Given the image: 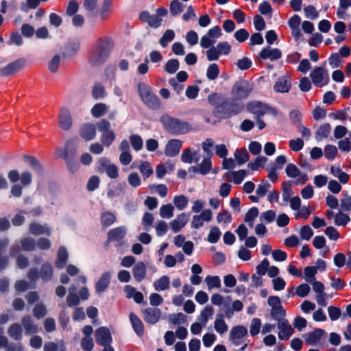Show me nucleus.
I'll return each mask as SVG.
<instances>
[{"label":"nucleus","mask_w":351,"mask_h":351,"mask_svg":"<svg viewBox=\"0 0 351 351\" xmlns=\"http://www.w3.org/2000/svg\"><path fill=\"white\" fill-rule=\"evenodd\" d=\"M113 47V43L109 38H100L91 47L88 60L93 66H99L108 59Z\"/></svg>","instance_id":"1"},{"label":"nucleus","mask_w":351,"mask_h":351,"mask_svg":"<svg viewBox=\"0 0 351 351\" xmlns=\"http://www.w3.org/2000/svg\"><path fill=\"white\" fill-rule=\"evenodd\" d=\"M164 129L173 135H181L189 132L191 130V125L184 121L178 118L164 114L160 118Z\"/></svg>","instance_id":"2"},{"label":"nucleus","mask_w":351,"mask_h":351,"mask_svg":"<svg viewBox=\"0 0 351 351\" xmlns=\"http://www.w3.org/2000/svg\"><path fill=\"white\" fill-rule=\"evenodd\" d=\"M243 108V104L233 97L232 99H225L217 106L216 110L221 118L227 119L238 114Z\"/></svg>","instance_id":"3"},{"label":"nucleus","mask_w":351,"mask_h":351,"mask_svg":"<svg viewBox=\"0 0 351 351\" xmlns=\"http://www.w3.org/2000/svg\"><path fill=\"white\" fill-rule=\"evenodd\" d=\"M138 90L143 102L149 108L158 109L160 107V100L154 93L151 86L144 83L138 84Z\"/></svg>","instance_id":"4"},{"label":"nucleus","mask_w":351,"mask_h":351,"mask_svg":"<svg viewBox=\"0 0 351 351\" xmlns=\"http://www.w3.org/2000/svg\"><path fill=\"white\" fill-rule=\"evenodd\" d=\"M206 51L208 61L218 60L221 56H228L231 51V46L228 42H219L216 46H211Z\"/></svg>","instance_id":"5"},{"label":"nucleus","mask_w":351,"mask_h":351,"mask_svg":"<svg viewBox=\"0 0 351 351\" xmlns=\"http://www.w3.org/2000/svg\"><path fill=\"white\" fill-rule=\"evenodd\" d=\"M98 130L101 133V142L103 145L109 147L115 139V134L110 129V123L102 119L97 123Z\"/></svg>","instance_id":"6"},{"label":"nucleus","mask_w":351,"mask_h":351,"mask_svg":"<svg viewBox=\"0 0 351 351\" xmlns=\"http://www.w3.org/2000/svg\"><path fill=\"white\" fill-rule=\"evenodd\" d=\"M252 90V85L247 80L237 82L232 89V95L237 100L246 99Z\"/></svg>","instance_id":"7"},{"label":"nucleus","mask_w":351,"mask_h":351,"mask_svg":"<svg viewBox=\"0 0 351 351\" xmlns=\"http://www.w3.org/2000/svg\"><path fill=\"white\" fill-rule=\"evenodd\" d=\"M313 84L322 88L327 85L330 81L328 71L324 66L315 67L310 73Z\"/></svg>","instance_id":"8"},{"label":"nucleus","mask_w":351,"mask_h":351,"mask_svg":"<svg viewBox=\"0 0 351 351\" xmlns=\"http://www.w3.org/2000/svg\"><path fill=\"white\" fill-rule=\"evenodd\" d=\"M285 173L289 178L295 179L293 183L295 185L304 184L308 180V175L302 172L298 167L293 163H289L287 165Z\"/></svg>","instance_id":"9"},{"label":"nucleus","mask_w":351,"mask_h":351,"mask_svg":"<svg viewBox=\"0 0 351 351\" xmlns=\"http://www.w3.org/2000/svg\"><path fill=\"white\" fill-rule=\"evenodd\" d=\"M221 35V29L219 26L216 25L213 27L201 38L200 46L204 49L209 48L215 45L216 40L220 38Z\"/></svg>","instance_id":"10"},{"label":"nucleus","mask_w":351,"mask_h":351,"mask_svg":"<svg viewBox=\"0 0 351 351\" xmlns=\"http://www.w3.org/2000/svg\"><path fill=\"white\" fill-rule=\"evenodd\" d=\"M213 212L210 209H204L200 214L193 216L191 226L193 229H199L204 226V222H209L213 219Z\"/></svg>","instance_id":"11"},{"label":"nucleus","mask_w":351,"mask_h":351,"mask_svg":"<svg viewBox=\"0 0 351 351\" xmlns=\"http://www.w3.org/2000/svg\"><path fill=\"white\" fill-rule=\"evenodd\" d=\"M58 124L63 130H69L71 128L73 121L68 108L63 106L60 108L58 114Z\"/></svg>","instance_id":"12"},{"label":"nucleus","mask_w":351,"mask_h":351,"mask_svg":"<svg viewBox=\"0 0 351 351\" xmlns=\"http://www.w3.org/2000/svg\"><path fill=\"white\" fill-rule=\"evenodd\" d=\"M95 339L97 344L101 346L110 345L112 339L109 329L106 327H99L95 330Z\"/></svg>","instance_id":"13"},{"label":"nucleus","mask_w":351,"mask_h":351,"mask_svg":"<svg viewBox=\"0 0 351 351\" xmlns=\"http://www.w3.org/2000/svg\"><path fill=\"white\" fill-rule=\"evenodd\" d=\"M98 163L99 164V169L106 173L108 176L112 179H116L119 176L118 168L106 158H101Z\"/></svg>","instance_id":"14"},{"label":"nucleus","mask_w":351,"mask_h":351,"mask_svg":"<svg viewBox=\"0 0 351 351\" xmlns=\"http://www.w3.org/2000/svg\"><path fill=\"white\" fill-rule=\"evenodd\" d=\"M183 145V141L180 139L169 140L165 149V154L167 156L174 157L177 156Z\"/></svg>","instance_id":"15"},{"label":"nucleus","mask_w":351,"mask_h":351,"mask_svg":"<svg viewBox=\"0 0 351 351\" xmlns=\"http://www.w3.org/2000/svg\"><path fill=\"white\" fill-rule=\"evenodd\" d=\"M143 314L144 320L150 324L157 323L161 317V311L158 308H147L143 311Z\"/></svg>","instance_id":"16"},{"label":"nucleus","mask_w":351,"mask_h":351,"mask_svg":"<svg viewBox=\"0 0 351 351\" xmlns=\"http://www.w3.org/2000/svg\"><path fill=\"white\" fill-rule=\"evenodd\" d=\"M247 110L254 114L255 118L263 117L268 110V107L260 101H252L247 105Z\"/></svg>","instance_id":"17"},{"label":"nucleus","mask_w":351,"mask_h":351,"mask_svg":"<svg viewBox=\"0 0 351 351\" xmlns=\"http://www.w3.org/2000/svg\"><path fill=\"white\" fill-rule=\"evenodd\" d=\"M212 167L211 158L210 156L205 158L200 164L192 166L189 169V172L199 173L202 175H206L210 171Z\"/></svg>","instance_id":"18"},{"label":"nucleus","mask_w":351,"mask_h":351,"mask_svg":"<svg viewBox=\"0 0 351 351\" xmlns=\"http://www.w3.org/2000/svg\"><path fill=\"white\" fill-rule=\"evenodd\" d=\"M247 333V330L243 326H237L231 329L230 333V339L234 345L239 346L241 343V339Z\"/></svg>","instance_id":"19"},{"label":"nucleus","mask_w":351,"mask_h":351,"mask_svg":"<svg viewBox=\"0 0 351 351\" xmlns=\"http://www.w3.org/2000/svg\"><path fill=\"white\" fill-rule=\"evenodd\" d=\"M200 160L199 150H193L191 148H186L183 150L181 154V160L184 163L191 164L198 162Z\"/></svg>","instance_id":"20"},{"label":"nucleus","mask_w":351,"mask_h":351,"mask_svg":"<svg viewBox=\"0 0 351 351\" xmlns=\"http://www.w3.org/2000/svg\"><path fill=\"white\" fill-rule=\"evenodd\" d=\"M80 134L86 141H90L96 136V128L93 123H84L80 128Z\"/></svg>","instance_id":"21"},{"label":"nucleus","mask_w":351,"mask_h":351,"mask_svg":"<svg viewBox=\"0 0 351 351\" xmlns=\"http://www.w3.org/2000/svg\"><path fill=\"white\" fill-rule=\"evenodd\" d=\"M278 327L280 330L278 332V338L281 340L288 339L293 334V328L289 324L287 319H284L278 322Z\"/></svg>","instance_id":"22"},{"label":"nucleus","mask_w":351,"mask_h":351,"mask_svg":"<svg viewBox=\"0 0 351 351\" xmlns=\"http://www.w3.org/2000/svg\"><path fill=\"white\" fill-rule=\"evenodd\" d=\"M259 56L262 59H269L271 61H274L281 58L282 53L277 48L271 49L267 47L261 51Z\"/></svg>","instance_id":"23"},{"label":"nucleus","mask_w":351,"mask_h":351,"mask_svg":"<svg viewBox=\"0 0 351 351\" xmlns=\"http://www.w3.org/2000/svg\"><path fill=\"white\" fill-rule=\"evenodd\" d=\"M132 274L134 278L137 282H141L145 278L147 275L146 265L144 262L138 261L132 268Z\"/></svg>","instance_id":"24"},{"label":"nucleus","mask_w":351,"mask_h":351,"mask_svg":"<svg viewBox=\"0 0 351 351\" xmlns=\"http://www.w3.org/2000/svg\"><path fill=\"white\" fill-rule=\"evenodd\" d=\"M291 81L288 76L284 75L278 78L274 84V88L278 93H287L291 88Z\"/></svg>","instance_id":"25"},{"label":"nucleus","mask_w":351,"mask_h":351,"mask_svg":"<svg viewBox=\"0 0 351 351\" xmlns=\"http://www.w3.org/2000/svg\"><path fill=\"white\" fill-rule=\"evenodd\" d=\"M188 221V216L182 213L170 222V226L174 232H178L183 228Z\"/></svg>","instance_id":"26"},{"label":"nucleus","mask_w":351,"mask_h":351,"mask_svg":"<svg viewBox=\"0 0 351 351\" xmlns=\"http://www.w3.org/2000/svg\"><path fill=\"white\" fill-rule=\"evenodd\" d=\"M23 65V61L18 60L8 64L6 66L0 70V74L2 75H10L19 71Z\"/></svg>","instance_id":"27"},{"label":"nucleus","mask_w":351,"mask_h":351,"mask_svg":"<svg viewBox=\"0 0 351 351\" xmlns=\"http://www.w3.org/2000/svg\"><path fill=\"white\" fill-rule=\"evenodd\" d=\"M126 234V228L120 226L110 230L108 233V241H119Z\"/></svg>","instance_id":"28"},{"label":"nucleus","mask_w":351,"mask_h":351,"mask_svg":"<svg viewBox=\"0 0 351 351\" xmlns=\"http://www.w3.org/2000/svg\"><path fill=\"white\" fill-rule=\"evenodd\" d=\"M111 276V273L109 271L105 272L101 275L95 285L97 293H101L108 288L110 282Z\"/></svg>","instance_id":"29"},{"label":"nucleus","mask_w":351,"mask_h":351,"mask_svg":"<svg viewBox=\"0 0 351 351\" xmlns=\"http://www.w3.org/2000/svg\"><path fill=\"white\" fill-rule=\"evenodd\" d=\"M22 325L25 330L26 335H32L38 332V328L30 315L24 316L21 319Z\"/></svg>","instance_id":"30"},{"label":"nucleus","mask_w":351,"mask_h":351,"mask_svg":"<svg viewBox=\"0 0 351 351\" xmlns=\"http://www.w3.org/2000/svg\"><path fill=\"white\" fill-rule=\"evenodd\" d=\"M324 333V330L322 329H315L313 332L307 333L304 336V341L306 344L313 346L320 340Z\"/></svg>","instance_id":"31"},{"label":"nucleus","mask_w":351,"mask_h":351,"mask_svg":"<svg viewBox=\"0 0 351 351\" xmlns=\"http://www.w3.org/2000/svg\"><path fill=\"white\" fill-rule=\"evenodd\" d=\"M29 232L34 235H51V230L46 224L42 225L36 222H33L29 225Z\"/></svg>","instance_id":"32"},{"label":"nucleus","mask_w":351,"mask_h":351,"mask_svg":"<svg viewBox=\"0 0 351 351\" xmlns=\"http://www.w3.org/2000/svg\"><path fill=\"white\" fill-rule=\"evenodd\" d=\"M130 321L132 328L138 336H142L144 333V327L142 321L134 313L130 314Z\"/></svg>","instance_id":"33"},{"label":"nucleus","mask_w":351,"mask_h":351,"mask_svg":"<svg viewBox=\"0 0 351 351\" xmlns=\"http://www.w3.org/2000/svg\"><path fill=\"white\" fill-rule=\"evenodd\" d=\"M214 313V309L210 305L206 306L200 312L199 315L197 317V322L206 326L209 318H210Z\"/></svg>","instance_id":"34"},{"label":"nucleus","mask_w":351,"mask_h":351,"mask_svg":"<svg viewBox=\"0 0 351 351\" xmlns=\"http://www.w3.org/2000/svg\"><path fill=\"white\" fill-rule=\"evenodd\" d=\"M214 328L217 333L223 335L228 330V326L224 321L222 314H217L214 322Z\"/></svg>","instance_id":"35"},{"label":"nucleus","mask_w":351,"mask_h":351,"mask_svg":"<svg viewBox=\"0 0 351 351\" xmlns=\"http://www.w3.org/2000/svg\"><path fill=\"white\" fill-rule=\"evenodd\" d=\"M330 173L335 178H338L339 182L342 184L348 182L350 176L349 175L343 171L339 167L332 166L330 169Z\"/></svg>","instance_id":"36"},{"label":"nucleus","mask_w":351,"mask_h":351,"mask_svg":"<svg viewBox=\"0 0 351 351\" xmlns=\"http://www.w3.org/2000/svg\"><path fill=\"white\" fill-rule=\"evenodd\" d=\"M8 244L9 239L8 238L0 239V268L2 269L6 267L8 263V257L6 256H2V254L5 252Z\"/></svg>","instance_id":"37"},{"label":"nucleus","mask_w":351,"mask_h":351,"mask_svg":"<svg viewBox=\"0 0 351 351\" xmlns=\"http://www.w3.org/2000/svg\"><path fill=\"white\" fill-rule=\"evenodd\" d=\"M55 156L56 158H64L66 160V165L71 171H75L77 169L75 165H74L72 162L67 158V151L65 149L62 147H58L55 152Z\"/></svg>","instance_id":"38"},{"label":"nucleus","mask_w":351,"mask_h":351,"mask_svg":"<svg viewBox=\"0 0 351 351\" xmlns=\"http://www.w3.org/2000/svg\"><path fill=\"white\" fill-rule=\"evenodd\" d=\"M68 259V253L64 247H60L58 251L57 260L56 261V265L58 268H63Z\"/></svg>","instance_id":"39"},{"label":"nucleus","mask_w":351,"mask_h":351,"mask_svg":"<svg viewBox=\"0 0 351 351\" xmlns=\"http://www.w3.org/2000/svg\"><path fill=\"white\" fill-rule=\"evenodd\" d=\"M77 287L73 285L69 289V295L66 298V302L69 306H76L79 304L80 300L76 294Z\"/></svg>","instance_id":"40"},{"label":"nucleus","mask_w":351,"mask_h":351,"mask_svg":"<svg viewBox=\"0 0 351 351\" xmlns=\"http://www.w3.org/2000/svg\"><path fill=\"white\" fill-rule=\"evenodd\" d=\"M331 126L329 123L321 125L315 133V138L317 141H320L328 136L330 133Z\"/></svg>","instance_id":"41"},{"label":"nucleus","mask_w":351,"mask_h":351,"mask_svg":"<svg viewBox=\"0 0 351 351\" xmlns=\"http://www.w3.org/2000/svg\"><path fill=\"white\" fill-rule=\"evenodd\" d=\"M53 276V268L50 263H45L40 269V277L44 281H49Z\"/></svg>","instance_id":"42"},{"label":"nucleus","mask_w":351,"mask_h":351,"mask_svg":"<svg viewBox=\"0 0 351 351\" xmlns=\"http://www.w3.org/2000/svg\"><path fill=\"white\" fill-rule=\"evenodd\" d=\"M210 300L212 304L215 306L223 305L225 307H227L231 301V298L230 296L224 298L219 293H214L212 295Z\"/></svg>","instance_id":"43"},{"label":"nucleus","mask_w":351,"mask_h":351,"mask_svg":"<svg viewBox=\"0 0 351 351\" xmlns=\"http://www.w3.org/2000/svg\"><path fill=\"white\" fill-rule=\"evenodd\" d=\"M108 110V106L104 103H98L93 106L91 109V114L95 118L104 116Z\"/></svg>","instance_id":"44"},{"label":"nucleus","mask_w":351,"mask_h":351,"mask_svg":"<svg viewBox=\"0 0 351 351\" xmlns=\"http://www.w3.org/2000/svg\"><path fill=\"white\" fill-rule=\"evenodd\" d=\"M8 332L12 339L17 341L22 338L23 329L19 324H13L9 327Z\"/></svg>","instance_id":"45"},{"label":"nucleus","mask_w":351,"mask_h":351,"mask_svg":"<svg viewBox=\"0 0 351 351\" xmlns=\"http://www.w3.org/2000/svg\"><path fill=\"white\" fill-rule=\"evenodd\" d=\"M154 287L157 291L168 289L169 287V278L167 276H162L154 282Z\"/></svg>","instance_id":"46"},{"label":"nucleus","mask_w":351,"mask_h":351,"mask_svg":"<svg viewBox=\"0 0 351 351\" xmlns=\"http://www.w3.org/2000/svg\"><path fill=\"white\" fill-rule=\"evenodd\" d=\"M205 282L209 291L215 288L219 289L221 286L220 278L217 276H207L205 278Z\"/></svg>","instance_id":"47"},{"label":"nucleus","mask_w":351,"mask_h":351,"mask_svg":"<svg viewBox=\"0 0 351 351\" xmlns=\"http://www.w3.org/2000/svg\"><path fill=\"white\" fill-rule=\"evenodd\" d=\"M219 72V68L217 64H210L206 70V77L209 80H215L218 77Z\"/></svg>","instance_id":"48"},{"label":"nucleus","mask_w":351,"mask_h":351,"mask_svg":"<svg viewBox=\"0 0 351 351\" xmlns=\"http://www.w3.org/2000/svg\"><path fill=\"white\" fill-rule=\"evenodd\" d=\"M234 158L238 165H241L249 159V154L246 149H237L234 152Z\"/></svg>","instance_id":"49"},{"label":"nucleus","mask_w":351,"mask_h":351,"mask_svg":"<svg viewBox=\"0 0 351 351\" xmlns=\"http://www.w3.org/2000/svg\"><path fill=\"white\" fill-rule=\"evenodd\" d=\"M188 203V197L183 195L175 196L173 198V204L178 210H183L187 206Z\"/></svg>","instance_id":"50"},{"label":"nucleus","mask_w":351,"mask_h":351,"mask_svg":"<svg viewBox=\"0 0 351 351\" xmlns=\"http://www.w3.org/2000/svg\"><path fill=\"white\" fill-rule=\"evenodd\" d=\"M258 213L259 212L257 208H251L245 215V222L247 223L250 227H252L254 225V221L258 217Z\"/></svg>","instance_id":"51"},{"label":"nucleus","mask_w":351,"mask_h":351,"mask_svg":"<svg viewBox=\"0 0 351 351\" xmlns=\"http://www.w3.org/2000/svg\"><path fill=\"white\" fill-rule=\"evenodd\" d=\"M221 234V232L218 227H211L208 234L207 241L210 243H216L219 241Z\"/></svg>","instance_id":"52"},{"label":"nucleus","mask_w":351,"mask_h":351,"mask_svg":"<svg viewBox=\"0 0 351 351\" xmlns=\"http://www.w3.org/2000/svg\"><path fill=\"white\" fill-rule=\"evenodd\" d=\"M112 0H104L102 6L99 11V16L101 19L104 20L108 16L111 10Z\"/></svg>","instance_id":"53"},{"label":"nucleus","mask_w":351,"mask_h":351,"mask_svg":"<svg viewBox=\"0 0 351 351\" xmlns=\"http://www.w3.org/2000/svg\"><path fill=\"white\" fill-rule=\"evenodd\" d=\"M174 38V32L172 29H167L160 39V44L162 47H166Z\"/></svg>","instance_id":"54"},{"label":"nucleus","mask_w":351,"mask_h":351,"mask_svg":"<svg viewBox=\"0 0 351 351\" xmlns=\"http://www.w3.org/2000/svg\"><path fill=\"white\" fill-rule=\"evenodd\" d=\"M116 220L115 215L111 212H105L101 214V223L102 226L108 227L111 226Z\"/></svg>","instance_id":"55"},{"label":"nucleus","mask_w":351,"mask_h":351,"mask_svg":"<svg viewBox=\"0 0 351 351\" xmlns=\"http://www.w3.org/2000/svg\"><path fill=\"white\" fill-rule=\"evenodd\" d=\"M92 96L95 99L104 98L106 96L104 87L100 84H95L92 90Z\"/></svg>","instance_id":"56"},{"label":"nucleus","mask_w":351,"mask_h":351,"mask_svg":"<svg viewBox=\"0 0 351 351\" xmlns=\"http://www.w3.org/2000/svg\"><path fill=\"white\" fill-rule=\"evenodd\" d=\"M130 142L133 149L138 152L143 148V141L138 134H132L130 136Z\"/></svg>","instance_id":"57"},{"label":"nucleus","mask_w":351,"mask_h":351,"mask_svg":"<svg viewBox=\"0 0 351 351\" xmlns=\"http://www.w3.org/2000/svg\"><path fill=\"white\" fill-rule=\"evenodd\" d=\"M350 218L348 215L339 211L335 216V224L339 226H345L349 221Z\"/></svg>","instance_id":"58"},{"label":"nucleus","mask_w":351,"mask_h":351,"mask_svg":"<svg viewBox=\"0 0 351 351\" xmlns=\"http://www.w3.org/2000/svg\"><path fill=\"white\" fill-rule=\"evenodd\" d=\"M173 206L170 204L162 205L160 208V215L162 218L170 219L173 216Z\"/></svg>","instance_id":"59"},{"label":"nucleus","mask_w":351,"mask_h":351,"mask_svg":"<svg viewBox=\"0 0 351 351\" xmlns=\"http://www.w3.org/2000/svg\"><path fill=\"white\" fill-rule=\"evenodd\" d=\"M22 250L25 251H32L36 247V241L31 237H25L21 240Z\"/></svg>","instance_id":"60"},{"label":"nucleus","mask_w":351,"mask_h":351,"mask_svg":"<svg viewBox=\"0 0 351 351\" xmlns=\"http://www.w3.org/2000/svg\"><path fill=\"white\" fill-rule=\"evenodd\" d=\"M183 9L184 5L178 0H173L170 3L169 10L173 16L180 14L183 11Z\"/></svg>","instance_id":"61"},{"label":"nucleus","mask_w":351,"mask_h":351,"mask_svg":"<svg viewBox=\"0 0 351 351\" xmlns=\"http://www.w3.org/2000/svg\"><path fill=\"white\" fill-rule=\"evenodd\" d=\"M343 197L341 199V209L343 211L351 210V196L347 192L342 193Z\"/></svg>","instance_id":"62"},{"label":"nucleus","mask_w":351,"mask_h":351,"mask_svg":"<svg viewBox=\"0 0 351 351\" xmlns=\"http://www.w3.org/2000/svg\"><path fill=\"white\" fill-rule=\"evenodd\" d=\"M139 170L145 179L149 178L153 173V169L152 165L150 163L146 161L141 163L139 167Z\"/></svg>","instance_id":"63"},{"label":"nucleus","mask_w":351,"mask_h":351,"mask_svg":"<svg viewBox=\"0 0 351 351\" xmlns=\"http://www.w3.org/2000/svg\"><path fill=\"white\" fill-rule=\"evenodd\" d=\"M271 184L267 180H263L261 184H259L256 190V193L257 195L260 197H264L266 193L269 191L271 188Z\"/></svg>","instance_id":"64"}]
</instances>
